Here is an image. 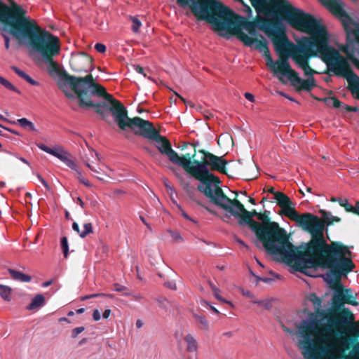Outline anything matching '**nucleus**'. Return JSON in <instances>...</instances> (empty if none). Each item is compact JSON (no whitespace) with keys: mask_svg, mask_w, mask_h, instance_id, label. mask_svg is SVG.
<instances>
[{"mask_svg":"<svg viewBox=\"0 0 359 359\" xmlns=\"http://www.w3.org/2000/svg\"><path fill=\"white\" fill-rule=\"evenodd\" d=\"M252 275L256 278L257 282L262 281V282L268 283L270 280L269 278H260L259 276H256L253 273H252Z\"/></svg>","mask_w":359,"mask_h":359,"instance_id":"51","label":"nucleus"},{"mask_svg":"<svg viewBox=\"0 0 359 359\" xmlns=\"http://www.w3.org/2000/svg\"><path fill=\"white\" fill-rule=\"evenodd\" d=\"M140 219L148 229H150V225L147 222L144 217L140 216Z\"/></svg>","mask_w":359,"mask_h":359,"instance_id":"59","label":"nucleus"},{"mask_svg":"<svg viewBox=\"0 0 359 359\" xmlns=\"http://www.w3.org/2000/svg\"><path fill=\"white\" fill-rule=\"evenodd\" d=\"M4 39H5V46H6V49H8L9 48V46H10V40H9V38L8 36H4Z\"/></svg>","mask_w":359,"mask_h":359,"instance_id":"57","label":"nucleus"},{"mask_svg":"<svg viewBox=\"0 0 359 359\" xmlns=\"http://www.w3.org/2000/svg\"><path fill=\"white\" fill-rule=\"evenodd\" d=\"M353 352L359 355V343H358L357 344L355 345V346L352 351V353H353Z\"/></svg>","mask_w":359,"mask_h":359,"instance_id":"55","label":"nucleus"},{"mask_svg":"<svg viewBox=\"0 0 359 359\" xmlns=\"http://www.w3.org/2000/svg\"><path fill=\"white\" fill-rule=\"evenodd\" d=\"M182 6H190L198 20L210 22L214 27L224 35L231 30L247 45H251L250 38L244 32L252 27V23H247L242 18L232 20L229 17L228 7L217 0H177Z\"/></svg>","mask_w":359,"mask_h":359,"instance_id":"6","label":"nucleus"},{"mask_svg":"<svg viewBox=\"0 0 359 359\" xmlns=\"http://www.w3.org/2000/svg\"><path fill=\"white\" fill-rule=\"evenodd\" d=\"M37 147L47 154L56 157L62 162H67L68 164H70L69 165H72V163L67 159V154L69 152L66 151L62 147L57 145L53 148H50L43 144H37Z\"/></svg>","mask_w":359,"mask_h":359,"instance_id":"15","label":"nucleus"},{"mask_svg":"<svg viewBox=\"0 0 359 359\" xmlns=\"http://www.w3.org/2000/svg\"><path fill=\"white\" fill-rule=\"evenodd\" d=\"M80 182L88 187H92L91 183L88 180H86L85 177H84V179H82L81 181H80Z\"/></svg>","mask_w":359,"mask_h":359,"instance_id":"54","label":"nucleus"},{"mask_svg":"<svg viewBox=\"0 0 359 359\" xmlns=\"http://www.w3.org/2000/svg\"><path fill=\"white\" fill-rule=\"evenodd\" d=\"M93 232V224L90 222L86 223L83 225V230L80 233V237L83 238L87 235Z\"/></svg>","mask_w":359,"mask_h":359,"instance_id":"29","label":"nucleus"},{"mask_svg":"<svg viewBox=\"0 0 359 359\" xmlns=\"http://www.w3.org/2000/svg\"><path fill=\"white\" fill-rule=\"evenodd\" d=\"M114 290L116 292H124L123 295L126 297L132 295V292L126 286L118 283H115L114 285Z\"/></svg>","mask_w":359,"mask_h":359,"instance_id":"30","label":"nucleus"},{"mask_svg":"<svg viewBox=\"0 0 359 359\" xmlns=\"http://www.w3.org/2000/svg\"><path fill=\"white\" fill-rule=\"evenodd\" d=\"M93 318L95 321H98L101 319V315L97 309L94 310L93 313Z\"/></svg>","mask_w":359,"mask_h":359,"instance_id":"44","label":"nucleus"},{"mask_svg":"<svg viewBox=\"0 0 359 359\" xmlns=\"http://www.w3.org/2000/svg\"><path fill=\"white\" fill-rule=\"evenodd\" d=\"M236 1L241 2L243 5V11L246 14L248 18H250L252 15V11L250 7L246 4H245L243 0H235Z\"/></svg>","mask_w":359,"mask_h":359,"instance_id":"35","label":"nucleus"},{"mask_svg":"<svg viewBox=\"0 0 359 359\" xmlns=\"http://www.w3.org/2000/svg\"><path fill=\"white\" fill-rule=\"evenodd\" d=\"M242 294L248 297L253 298V294L250 291H246L243 288H241Z\"/></svg>","mask_w":359,"mask_h":359,"instance_id":"48","label":"nucleus"},{"mask_svg":"<svg viewBox=\"0 0 359 359\" xmlns=\"http://www.w3.org/2000/svg\"><path fill=\"white\" fill-rule=\"evenodd\" d=\"M52 283H53V280L46 281V282L43 283L42 287H47L50 286L52 284Z\"/></svg>","mask_w":359,"mask_h":359,"instance_id":"62","label":"nucleus"},{"mask_svg":"<svg viewBox=\"0 0 359 359\" xmlns=\"http://www.w3.org/2000/svg\"><path fill=\"white\" fill-rule=\"evenodd\" d=\"M226 164L227 161L222 157H219L211 153L206 152L205 153L204 162L197 161H192L191 160V165L189 166L194 168V166L198 165H202L204 166V170H202V171L199 172H195L196 174L185 171L191 177L200 182L197 189L203 193L212 204L216 202L217 198L225 194L220 187L221 181L218 177L210 172V170L225 172Z\"/></svg>","mask_w":359,"mask_h":359,"instance_id":"7","label":"nucleus"},{"mask_svg":"<svg viewBox=\"0 0 359 359\" xmlns=\"http://www.w3.org/2000/svg\"><path fill=\"white\" fill-rule=\"evenodd\" d=\"M1 128H4V130H8V131L11 132V133H13V134H15V135H19V133H18V132H16V131H15V130H11V129H10V128H8L4 127V126H2V127H1Z\"/></svg>","mask_w":359,"mask_h":359,"instance_id":"60","label":"nucleus"},{"mask_svg":"<svg viewBox=\"0 0 359 359\" xmlns=\"http://www.w3.org/2000/svg\"><path fill=\"white\" fill-rule=\"evenodd\" d=\"M45 303L46 299L44 296L42 294H37L32 299L31 303L27 305V309L29 311L39 309V308L43 306Z\"/></svg>","mask_w":359,"mask_h":359,"instance_id":"18","label":"nucleus"},{"mask_svg":"<svg viewBox=\"0 0 359 359\" xmlns=\"http://www.w3.org/2000/svg\"><path fill=\"white\" fill-rule=\"evenodd\" d=\"M337 316L339 320L337 321V323L351 325L355 320L354 315L347 309H344L340 311L337 314Z\"/></svg>","mask_w":359,"mask_h":359,"instance_id":"17","label":"nucleus"},{"mask_svg":"<svg viewBox=\"0 0 359 359\" xmlns=\"http://www.w3.org/2000/svg\"><path fill=\"white\" fill-rule=\"evenodd\" d=\"M257 219L262 222V225L264 226V236L271 245H265L262 243L266 251L273 255H280L283 259L289 262L294 257L298 248L294 247L289 242L285 235L284 230L280 229L276 222H270L269 218L265 214L259 212Z\"/></svg>","mask_w":359,"mask_h":359,"instance_id":"8","label":"nucleus"},{"mask_svg":"<svg viewBox=\"0 0 359 359\" xmlns=\"http://www.w3.org/2000/svg\"><path fill=\"white\" fill-rule=\"evenodd\" d=\"M351 209L348 210L347 212H352L356 213L357 211L359 210V202L356 203L355 207H353L352 205H351Z\"/></svg>","mask_w":359,"mask_h":359,"instance_id":"49","label":"nucleus"},{"mask_svg":"<svg viewBox=\"0 0 359 359\" xmlns=\"http://www.w3.org/2000/svg\"><path fill=\"white\" fill-rule=\"evenodd\" d=\"M72 229L74 231L77 232L80 235L81 231H80L79 226L76 222H74L72 224Z\"/></svg>","mask_w":359,"mask_h":359,"instance_id":"53","label":"nucleus"},{"mask_svg":"<svg viewBox=\"0 0 359 359\" xmlns=\"http://www.w3.org/2000/svg\"><path fill=\"white\" fill-rule=\"evenodd\" d=\"M0 22L9 27V33L36 57L69 100L77 101L81 107L88 109L96 106L91 100L92 95L111 98L104 87L94 81L91 74L76 77L60 70L53 58L60 52L59 38L42 29L14 0H0Z\"/></svg>","mask_w":359,"mask_h":359,"instance_id":"2","label":"nucleus"},{"mask_svg":"<svg viewBox=\"0 0 359 359\" xmlns=\"http://www.w3.org/2000/svg\"><path fill=\"white\" fill-rule=\"evenodd\" d=\"M213 205L224 210L226 217H234L238 219L241 224L249 225L261 243H265L268 246L271 245L265 238L264 226L252 219L253 217H257L259 212L255 210L248 211L239 201L231 200L225 195L217 198Z\"/></svg>","mask_w":359,"mask_h":359,"instance_id":"9","label":"nucleus"},{"mask_svg":"<svg viewBox=\"0 0 359 359\" xmlns=\"http://www.w3.org/2000/svg\"><path fill=\"white\" fill-rule=\"evenodd\" d=\"M245 97L250 102H253L255 101L254 95L250 93H245L244 94Z\"/></svg>","mask_w":359,"mask_h":359,"instance_id":"46","label":"nucleus"},{"mask_svg":"<svg viewBox=\"0 0 359 359\" xmlns=\"http://www.w3.org/2000/svg\"><path fill=\"white\" fill-rule=\"evenodd\" d=\"M12 288L0 284V297L6 302L11 301Z\"/></svg>","mask_w":359,"mask_h":359,"instance_id":"24","label":"nucleus"},{"mask_svg":"<svg viewBox=\"0 0 359 359\" xmlns=\"http://www.w3.org/2000/svg\"><path fill=\"white\" fill-rule=\"evenodd\" d=\"M169 232L170 233V236H171L172 238L175 241H182V238L180 233L178 231H170Z\"/></svg>","mask_w":359,"mask_h":359,"instance_id":"40","label":"nucleus"},{"mask_svg":"<svg viewBox=\"0 0 359 359\" xmlns=\"http://www.w3.org/2000/svg\"><path fill=\"white\" fill-rule=\"evenodd\" d=\"M11 69L21 78L32 86H39V83L31 78L26 72L20 69L15 66L11 67Z\"/></svg>","mask_w":359,"mask_h":359,"instance_id":"21","label":"nucleus"},{"mask_svg":"<svg viewBox=\"0 0 359 359\" xmlns=\"http://www.w3.org/2000/svg\"><path fill=\"white\" fill-rule=\"evenodd\" d=\"M110 315H111V309H105L104 311L103 312L102 317H103V318L107 319L109 317Z\"/></svg>","mask_w":359,"mask_h":359,"instance_id":"52","label":"nucleus"},{"mask_svg":"<svg viewBox=\"0 0 359 359\" xmlns=\"http://www.w3.org/2000/svg\"><path fill=\"white\" fill-rule=\"evenodd\" d=\"M37 177L44 187L48 184L47 182L40 175H37Z\"/></svg>","mask_w":359,"mask_h":359,"instance_id":"56","label":"nucleus"},{"mask_svg":"<svg viewBox=\"0 0 359 359\" xmlns=\"http://www.w3.org/2000/svg\"><path fill=\"white\" fill-rule=\"evenodd\" d=\"M253 303L256 304L263 305L266 309H269L270 308L269 303L268 302H266V301H262V300L253 301Z\"/></svg>","mask_w":359,"mask_h":359,"instance_id":"45","label":"nucleus"},{"mask_svg":"<svg viewBox=\"0 0 359 359\" xmlns=\"http://www.w3.org/2000/svg\"><path fill=\"white\" fill-rule=\"evenodd\" d=\"M61 247L64 253L65 258H67L69 255V244L67 237H62L61 238Z\"/></svg>","mask_w":359,"mask_h":359,"instance_id":"32","label":"nucleus"},{"mask_svg":"<svg viewBox=\"0 0 359 359\" xmlns=\"http://www.w3.org/2000/svg\"><path fill=\"white\" fill-rule=\"evenodd\" d=\"M149 140H152L156 142V147L158 151L163 155H165L170 162L173 164L182 167L184 171H189L192 174L199 172L204 170V166L198 165L194 168L189 167L191 165V159L182 156H180L177 153L172 149L170 142L163 136L161 135L156 130Z\"/></svg>","mask_w":359,"mask_h":359,"instance_id":"12","label":"nucleus"},{"mask_svg":"<svg viewBox=\"0 0 359 359\" xmlns=\"http://www.w3.org/2000/svg\"><path fill=\"white\" fill-rule=\"evenodd\" d=\"M236 242L240 244L241 245L243 246L244 248H245L246 249H248V246L241 240L240 239H236Z\"/></svg>","mask_w":359,"mask_h":359,"instance_id":"58","label":"nucleus"},{"mask_svg":"<svg viewBox=\"0 0 359 359\" xmlns=\"http://www.w3.org/2000/svg\"><path fill=\"white\" fill-rule=\"evenodd\" d=\"M95 50L101 53H103L106 51V46L103 43H97L95 46Z\"/></svg>","mask_w":359,"mask_h":359,"instance_id":"41","label":"nucleus"},{"mask_svg":"<svg viewBox=\"0 0 359 359\" xmlns=\"http://www.w3.org/2000/svg\"><path fill=\"white\" fill-rule=\"evenodd\" d=\"M135 71L137 73H139L140 74H142L144 77L146 76V74L144 72V69L142 67H140V66H135Z\"/></svg>","mask_w":359,"mask_h":359,"instance_id":"50","label":"nucleus"},{"mask_svg":"<svg viewBox=\"0 0 359 359\" xmlns=\"http://www.w3.org/2000/svg\"><path fill=\"white\" fill-rule=\"evenodd\" d=\"M8 272L11 277L18 281L22 283H29L32 280V276L14 269H9Z\"/></svg>","mask_w":359,"mask_h":359,"instance_id":"20","label":"nucleus"},{"mask_svg":"<svg viewBox=\"0 0 359 359\" xmlns=\"http://www.w3.org/2000/svg\"><path fill=\"white\" fill-rule=\"evenodd\" d=\"M67 159L72 163V165H69L70 164H68L67 162L63 163L69 168L74 170L77 174L78 180L79 182L81 181L82 179H84V177L82 175L81 170L78 168L76 163L72 159L71 154L69 153L67 154Z\"/></svg>","mask_w":359,"mask_h":359,"instance_id":"26","label":"nucleus"},{"mask_svg":"<svg viewBox=\"0 0 359 359\" xmlns=\"http://www.w3.org/2000/svg\"><path fill=\"white\" fill-rule=\"evenodd\" d=\"M307 299L313 305L316 311L321 309L323 306L322 298L318 297L315 293H311L307 296Z\"/></svg>","mask_w":359,"mask_h":359,"instance_id":"23","label":"nucleus"},{"mask_svg":"<svg viewBox=\"0 0 359 359\" xmlns=\"http://www.w3.org/2000/svg\"><path fill=\"white\" fill-rule=\"evenodd\" d=\"M184 340L187 344V351L189 353H197L198 342L196 339L191 334L184 336Z\"/></svg>","mask_w":359,"mask_h":359,"instance_id":"19","label":"nucleus"},{"mask_svg":"<svg viewBox=\"0 0 359 359\" xmlns=\"http://www.w3.org/2000/svg\"><path fill=\"white\" fill-rule=\"evenodd\" d=\"M111 102L109 110L112 114L115 123L121 130L131 129L135 134L141 135L149 139L156 129L152 124L140 117L130 118L126 107L119 102L112 99H108Z\"/></svg>","mask_w":359,"mask_h":359,"instance_id":"10","label":"nucleus"},{"mask_svg":"<svg viewBox=\"0 0 359 359\" xmlns=\"http://www.w3.org/2000/svg\"><path fill=\"white\" fill-rule=\"evenodd\" d=\"M320 213L322 215L324 222L326 223L327 226L332 225L334 222H339L341 221L340 217L337 216H333L329 212L321 210Z\"/></svg>","mask_w":359,"mask_h":359,"instance_id":"22","label":"nucleus"},{"mask_svg":"<svg viewBox=\"0 0 359 359\" xmlns=\"http://www.w3.org/2000/svg\"><path fill=\"white\" fill-rule=\"evenodd\" d=\"M344 297L345 303L355 305L356 303L353 300L355 299L353 293L351 290L346 289L344 290Z\"/></svg>","mask_w":359,"mask_h":359,"instance_id":"28","label":"nucleus"},{"mask_svg":"<svg viewBox=\"0 0 359 359\" xmlns=\"http://www.w3.org/2000/svg\"><path fill=\"white\" fill-rule=\"evenodd\" d=\"M0 120L4 121L6 122L13 123V124L18 123L22 127H23L25 128H27L28 130H29L31 131L36 130L34 124L32 121H29L27 118H22L17 119L15 121H10L0 114Z\"/></svg>","mask_w":359,"mask_h":359,"instance_id":"16","label":"nucleus"},{"mask_svg":"<svg viewBox=\"0 0 359 359\" xmlns=\"http://www.w3.org/2000/svg\"><path fill=\"white\" fill-rule=\"evenodd\" d=\"M327 104L331 105L335 108L340 107L341 102L336 98H330L327 100Z\"/></svg>","mask_w":359,"mask_h":359,"instance_id":"38","label":"nucleus"},{"mask_svg":"<svg viewBox=\"0 0 359 359\" xmlns=\"http://www.w3.org/2000/svg\"><path fill=\"white\" fill-rule=\"evenodd\" d=\"M274 199L282 208L283 214L290 219L294 221L297 225L304 231L311 233H316L320 230V224L323 222L318 217L311 213L299 215L294 209L290 199L283 193L277 191L275 193Z\"/></svg>","mask_w":359,"mask_h":359,"instance_id":"11","label":"nucleus"},{"mask_svg":"<svg viewBox=\"0 0 359 359\" xmlns=\"http://www.w3.org/2000/svg\"><path fill=\"white\" fill-rule=\"evenodd\" d=\"M210 286H211V288L214 292V295L215 297V298L224 303H226V304H229L231 306H233L232 303L230 302V301H228L226 299H225L224 298H223L220 294H219V290L214 285L212 284H210Z\"/></svg>","mask_w":359,"mask_h":359,"instance_id":"31","label":"nucleus"},{"mask_svg":"<svg viewBox=\"0 0 359 359\" xmlns=\"http://www.w3.org/2000/svg\"><path fill=\"white\" fill-rule=\"evenodd\" d=\"M267 0H250L252 5L257 13V17L255 21L248 22L243 17L242 18L247 23H252L253 26L250 29L245 31V35L249 36L252 41L251 45L245 44L237 34L233 33L231 30L227 31L223 36H226L228 34H232L236 36L244 45L252 47L258 50L266 61V66L271 69L275 76L280 81L284 82L285 75L287 73H292L296 79L297 74L294 73L290 65L288 58L292 60L289 52V44H299L296 41V43L290 41L285 32L282 31L278 26L272 24L269 20L262 18L260 14L262 10L267 8ZM273 4H280L282 12L285 14L288 23L297 30L305 33L306 37H311L309 31H305L299 25L306 24L307 20L313 18L319 22L322 21L316 18L314 15L305 13L304 11L293 6L287 0H271ZM229 11V17L232 20H236L241 16H232L231 11ZM212 27H214L212 25ZM221 34L220 32L213 27Z\"/></svg>","mask_w":359,"mask_h":359,"instance_id":"3","label":"nucleus"},{"mask_svg":"<svg viewBox=\"0 0 359 359\" xmlns=\"http://www.w3.org/2000/svg\"><path fill=\"white\" fill-rule=\"evenodd\" d=\"M0 84L11 91L20 93L19 90L14 85L1 76H0Z\"/></svg>","mask_w":359,"mask_h":359,"instance_id":"27","label":"nucleus"},{"mask_svg":"<svg viewBox=\"0 0 359 359\" xmlns=\"http://www.w3.org/2000/svg\"><path fill=\"white\" fill-rule=\"evenodd\" d=\"M205 208L212 215H217V213L214 211L213 210L210 209V208L208 207H205Z\"/></svg>","mask_w":359,"mask_h":359,"instance_id":"64","label":"nucleus"},{"mask_svg":"<svg viewBox=\"0 0 359 359\" xmlns=\"http://www.w3.org/2000/svg\"><path fill=\"white\" fill-rule=\"evenodd\" d=\"M194 317L203 326L205 329H208V322L204 316L194 315Z\"/></svg>","mask_w":359,"mask_h":359,"instance_id":"36","label":"nucleus"},{"mask_svg":"<svg viewBox=\"0 0 359 359\" xmlns=\"http://www.w3.org/2000/svg\"><path fill=\"white\" fill-rule=\"evenodd\" d=\"M168 192L170 199L172 200L173 203H175L177 205V201H176L177 192L175 191L174 187L170 189H168Z\"/></svg>","mask_w":359,"mask_h":359,"instance_id":"39","label":"nucleus"},{"mask_svg":"<svg viewBox=\"0 0 359 359\" xmlns=\"http://www.w3.org/2000/svg\"><path fill=\"white\" fill-rule=\"evenodd\" d=\"M85 328L84 327H78L76 328H74L72 331V338H76L77 336L83 332L84 331Z\"/></svg>","mask_w":359,"mask_h":359,"instance_id":"37","label":"nucleus"},{"mask_svg":"<svg viewBox=\"0 0 359 359\" xmlns=\"http://www.w3.org/2000/svg\"><path fill=\"white\" fill-rule=\"evenodd\" d=\"M177 207L179 208L181 215L187 220L191 221L193 222H196L193 219H191L186 212L182 208L180 205L177 204Z\"/></svg>","mask_w":359,"mask_h":359,"instance_id":"42","label":"nucleus"},{"mask_svg":"<svg viewBox=\"0 0 359 359\" xmlns=\"http://www.w3.org/2000/svg\"><path fill=\"white\" fill-rule=\"evenodd\" d=\"M342 23L346 33V45H339L335 49L330 45L331 34L327 27L313 18L306 19L307 23L300 25L305 31H309L311 37L295 38L299 44H289V52L295 65L304 72L307 79H302L294 71L297 79L290 72L285 75L295 87L310 91L316 82L313 75L316 73L309 65L310 59L320 55L327 69L348 81L356 97L359 100V77L353 72L348 60L340 55L342 51L359 65V18L351 16L346 12V5L341 0H320Z\"/></svg>","mask_w":359,"mask_h":359,"instance_id":"1","label":"nucleus"},{"mask_svg":"<svg viewBox=\"0 0 359 359\" xmlns=\"http://www.w3.org/2000/svg\"><path fill=\"white\" fill-rule=\"evenodd\" d=\"M332 201H337L339 202V205L342 207H344L346 210L348 211L351 210V205L348 203V201L347 199H341V198H332Z\"/></svg>","mask_w":359,"mask_h":359,"instance_id":"33","label":"nucleus"},{"mask_svg":"<svg viewBox=\"0 0 359 359\" xmlns=\"http://www.w3.org/2000/svg\"><path fill=\"white\" fill-rule=\"evenodd\" d=\"M324 226L323 222L320 230L311 233V241L304 248H297L290 263H294L299 271L311 277L316 276L311 271L317 267L330 269L334 274L346 276L355 266L350 258L351 252L340 242L327 244L323 237Z\"/></svg>","mask_w":359,"mask_h":359,"instance_id":"5","label":"nucleus"},{"mask_svg":"<svg viewBox=\"0 0 359 359\" xmlns=\"http://www.w3.org/2000/svg\"><path fill=\"white\" fill-rule=\"evenodd\" d=\"M163 184H164L165 188L167 189V190L173 188V187L171 186L169 180L167 178H163Z\"/></svg>","mask_w":359,"mask_h":359,"instance_id":"47","label":"nucleus"},{"mask_svg":"<svg viewBox=\"0 0 359 359\" xmlns=\"http://www.w3.org/2000/svg\"><path fill=\"white\" fill-rule=\"evenodd\" d=\"M105 295L104 293H96V294H90V295H87V296H85V297H83L81 298L82 300H86V299H90V298H94V297H102Z\"/></svg>","mask_w":359,"mask_h":359,"instance_id":"43","label":"nucleus"},{"mask_svg":"<svg viewBox=\"0 0 359 359\" xmlns=\"http://www.w3.org/2000/svg\"><path fill=\"white\" fill-rule=\"evenodd\" d=\"M334 300L339 304H344V290L342 289V285L341 284H337L334 293Z\"/></svg>","mask_w":359,"mask_h":359,"instance_id":"25","label":"nucleus"},{"mask_svg":"<svg viewBox=\"0 0 359 359\" xmlns=\"http://www.w3.org/2000/svg\"><path fill=\"white\" fill-rule=\"evenodd\" d=\"M85 165L92 172L93 177L100 181H105L106 177L109 180L115 179L114 170L102 163L100 154L93 149H89L88 154L83 157Z\"/></svg>","mask_w":359,"mask_h":359,"instance_id":"13","label":"nucleus"},{"mask_svg":"<svg viewBox=\"0 0 359 359\" xmlns=\"http://www.w3.org/2000/svg\"><path fill=\"white\" fill-rule=\"evenodd\" d=\"M76 201H77L79 205L81 206V208H84V203L82 201V199L80 197H78L76 198Z\"/></svg>","mask_w":359,"mask_h":359,"instance_id":"61","label":"nucleus"},{"mask_svg":"<svg viewBox=\"0 0 359 359\" xmlns=\"http://www.w3.org/2000/svg\"><path fill=\"white\" fill-rule=\"evenodd\" d=\"M131 20L133 22L132 30L135 33H137L138 32L140 27H141L142 23H141L140 20L138 18H137L136 17H131Z\"/></svg>","mask_w":359,"mask_h":359,"instance_id":"34","label":"nucleus"},{"mask_svg":"<svg viewBox=\"0 0 359 359\" xmlns=\"http://www.w3.org/2000/svg\"><path fill=\"white\" fill-rule=\"evenodd\" d=\"M92 59L84 53L73 55L70 60V65L75 72H86L90 69Z\"/></svg>","mask_w":359,"mask_h":359,"instance_id":"14","label":"nucleus"},{"mask_svg":"<svg viewBox=\"0 0 359 359\" xmlns=\"http://www.w3.org/2000/svg\"><path fill=\"white\" fill-rule=\"evenodd\" d=\"M136 326L137 328H141L143 326V322L141 320L136 321Z\"/></svg>","mask_w":359,"mask_h":359,"instance_id":"63","label":"nucleus"},{"mask_svg":"<svg viewBox=\"0 0 359 359\" xmlns=\"http://www.w3.org/2000/svg\"><path fill=\"white\" fill-rule=\"evenodd\" d=\"M341 334L337 337L332 330L318 327L316 320H303L296 332L298 346L305 359H342L344 353L349 349L351 339L348 332L359 337V325L353 323L349 327L340 326L338 328ZM346 359H358L355 356Z\"/></svg>","mask_w":359,"mask_h":359,"instance_id":"4","label":"nucleus"}]
</instances>
